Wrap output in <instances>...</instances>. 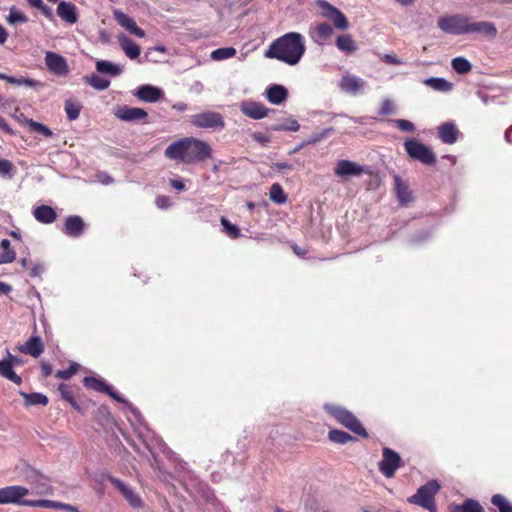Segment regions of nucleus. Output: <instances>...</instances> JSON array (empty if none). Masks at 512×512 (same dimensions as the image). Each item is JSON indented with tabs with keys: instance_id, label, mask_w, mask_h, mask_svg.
<instances>
[{
	"instance_id": "1",
	"label": "nucleus",
	"mask_w": 512,
	"mask_h": 512,
	"mask_svg": "<svg viewBox=\"0 0 512 512\" xmlns=\"http://www.w3.org/2000/svg\"><path fill=\"white\" fill-rule=\"evenodd\" d=\"M305 51L303 35L298 32H288L275 39L265 51L264 56L294 66L301 61Z\"/></svg>"
},
{
	"instance_id": "2",
	"label": "nucleus",
	"mask_w": 512,
	"mask_h": 512,
	"mask_svg": "<svg viewBox=\"0 0 512 512\" xmlns=\"http://www.w3.org/2000/svg\"><path fill=\"white\" fill-rule=\"evenodd\" d=\"M164 155L170 160L192 164L211 158L212 150L209 144L202 140L185 137L171 143L165 149Z\"/></svg>"
},
{
	"instance_id": "3",
	"label": "nucleus",
	"mask_w": 512,
	"mask_h": 512,
	"mask_svg": "<svg viewBox=\"0 0 512 512\" xmlns=\"http://www.w3.org/2000/svg\"><path fill=\"white\" fill-rule=\"evenodd\" d=\"M440 485L436 480H430L418 488L417 492L408 498V502L421 506L430 511L437 512L435 504V495L438 493Z\"/></svg>"
},
{
	"instance_id": "4",
	"label": "nucleus",
	"mask_w": 512,
	"mask_h": 512,
	"mask_svg": "<svg viewBox=\"0 0 512 512\" xmlns=\"http://www.w3.org/2000/svg\"><path fill=\"white\" fill-rule=\"evenodd\" d=\"M325 410L331 414L334 418H336L343 426L351 430L352 432L362 436L367 437V432L365 428L362 426L360 421L348 410L343 407L325 404Z\"/></svg>"
},
{
	"instance_id": "5",
	"label": "nucleus",
	"mask_w": 512,
	"mask_h": 512,
	"mask_svg": "<svg viewBox=\"0 0 512 512\" xmlns=\"http://www.w3.org/2000/svg\"><path fill=\"white\" fill-rule=\"evenodd\" d=\"M469 20V17L459 14L447 15L439 18L437 25L441 31L447 34H469Z\"/></svg>"
},
{
	"instance_id": "6",
	"label": "nucleus",
	"mask_w": 512,
	"mask_h": 512,
	"mask_svg": "<svg viewBox=\"0 0 512 512\" xmlns=\"http://www.w3.org/2000/svg\"><path fill=\"white\" fill-rule=\"evenodd\" d=\"M404 147L413 160H418L426 165H433L436 162V156L432 149L416 139L406 140Z\"/></svg>"
},
{
	"instance_id": "7",
	"label": "nucleus",
	"mask_w": 512,
	"mask_h": 512,
	"mask_svg": "<svg viewBox=\"0 0 512 512\" xmlns=\"http://www.w3.org/2000/svg\"><path fill=\"white\" fill-rule=\"evenodd\" d=\"M30 494V489L21 485H12L0 488V505L1 504H15L19 506H27V503L33 500L25 499V496Z\"/></svg>"
},
{
	"instance_id": "8",
	"label": "nucleus",
	"mask_w": 512,
	"mask_h": 512,
	"mask_svg": "<svg viewBox=\"0 0 512 512\" xmlns=\"http://www.w3.org/2000/svg\"><path fill=\"white\" fill-rule=\"evenodd\" d=\"M191 124L198 128H224L225 122L220 113L205 111L191 116Z\"/></svg>"
},
{
	"instance_id": "9",
	"label": "nucleus",
	"mask_w": 512,
	"mask_h": 512,
	"mask_svg": "<svg viewBox=\"0 0 512 512\" xmlns=\"http://www.w3.org/2000/svg\"><path fill=\"white\" fill-rule=\"evenodd\" d=\"M318 7L321 9L322 16L331 20L336 29H348L349 22L345 15L338 8L324 0H320L318 2Z\"/></svg>"
},
{
	"instance_id": "10",
	"label": "nucleus",
	"mask_w": 512,
	"mask_h": 512,
	"mask_svg": "<svg viewBox=\"0 0 512 512\" xmlns=\"http://www.w3.org/2000/svg\"><path fill=\"white\" fill-rule=\"evenodd\" d=\"M401 458L398 453L390 448L383 449V458L379 463L380 472L387 478L394 476L400 467Z\"/></svg>"
},
{
	"instance_id": "11",
	"label": "nucleus",
	"mask_w": 512,
	"mask_h": 512,
	"mask_svg": "<svg viewBox=\"0 0 512 512\" xmlns=\"http://www.w3.org/2000/svg\"><path fill=\"white\" fill-rule=\"evenodd\" d=\"M45 64L48 70L56 76L65 77L69 73L67 60L58 53L47 51L45 53Z\"/></svg>"
},
{
	"instance_id": "12",
	"label": "nucleus",
	"mask_w": 512,
	"mask_h": 512,
	"mask_svg": "<svg viewBox=\"0 0 512 512\" xmlns=\"http://www.w3.org/2000/svg\"><path fill=\"white\" fill-rule=\"evenodd\" d=\"M108 480L111 482V484L119 490V492L123 495V497L128 501V503L133 508H141L143 506V502L140 498V496L125 482L122 480L108 475Z\"/></svg>"
},
{
	"instance_id": "13",
	"label": "nucleus",
	"mask_w": 512,
	"mask_h": 512,
	"mask_svg": "<svg viewBox=\"0 0 512 512\" xmlns=\"http://www.w3.org/2000/svg\"><path fill=\"white\" fill-rule=\"evenodd\" d=\"M366 171L364 166L350 160H339L334 167L335 175L343 178L360 176Z\"/></svg>"
},
{
	"instance_id": "14",
	"label": "nucleus",
	"mask_w": 512,
	"mask_h": 512,
	"mask_svg": "<svg viewBox=\"0 0 512 512\" xmlns=\"http://www.w3.org/2000/svg\"><path fill=\"white\" fill-rule=\"evenodd\" d=\"M366 85L367 83L364 79L352 74L343 75L339 81L340 89L352 95L363 92Z\"/></svg>"
},
{
	"instance_id": "15",
	"label": "nucleus",
	"mask_w": 512,
	"mask_h": 512,
	"mask_svg": "<svg viewBox=\"0 0 512 512\" xmlns=\"http://www.w3.org/2000/svg\"><path fill=\"white\" fill-rule=\"evenodd\" d=\"M29 483L31 485V494L38 496H45L53 494V487L48 477L43 474L35 473L29 477Z\"/></svg>"
},
{
	"instance_id": "16",
	"label": "nucleus",
	"mask_w": 512,
	"mask_h": 512,
	"mask_svg": "<svg viewBox=\"0 0 512 512\" xmlns=\"http://www.w3.org/2000/svg\"><path fill=\"white\" fill-rule=\"evenodd\" d=\"M116 118L125 122H137L147 118V112L138 107H130L128 105H122L117 107L115 110Z\"/></svg>"
},
{
	"instance_id": "17",
	"label": "nucleus",
	"mask_w": 512,
	"mask_h": 512,
	"mask_svg": "<svg viewBox=\"0 0 512 512\" xmlns=\"http://www.w3.org/2000/svg\"><path fill=\"white\" fill-rule=\"evenodd\" d=\"M114 19L117 21V23L126 29L130 34L135 35L139 38L145 37V31L138 27L135 20L122 12L121 10H114L113 11Z\"/></svg>"
},
{
	"instance_id": "18",
	"label": "nucleus",
	"mask_w": 512,
	"mask_h": 512,
	"mask_svg": "<svg viewBox=\"0 0 512 512\" xmlns=\"http://www.w3.org/2000/svg\"><path fill=\"white\" fill-rule=\"evenodd\" d=\"M240 110L245 116L255 120L266 117L269 111L262 103L251 100L241 102Z\"/></svg>"
},
{
	"instance_id": "19",
	"label": "nucleus",
	"mask_w": 512,
	"mask_h": 512,
	"mask_svg": "<svg viewBox=\"0 0 512 512\" xmlns=\"http://www.w3.org/2000/svg\"><path fill=\"white\" fill-rule=\"evenodd\" d=\"M163 95L164 93L160 88L148 84L139 86L135 92V96L139 100L148 103L159 101Z\"/></svg>"
},
{
	"instance_id": "20",
	"label": "nucleus",
	"mask_w": 512,
	"mask_h": 512,
	"mask_svg": "<svg viewBox=\"0 0 512 512\" xmlns=\"http://www.w3.org/2000/svg\"><path fill=\"white\" fill-rule=\"evenodd\" d=\"M17 349L21 353L38 358L44 351V344L39 336H31L24 344H19Z\"/></svg>"
},
{
	"instance_id": "21",
	"label": "nucleus",
	"mask_w": 512,
	"mask_h": 512,
	"mask_svg": "<svg viewBox=\"0 0 512 512\" xmlns=\"http://www.w3.org/2000/svg\"><path fill=\"white\" fill-rule=\"evenodd\" d=\"M311 39L318 45H323L333 35V28L327 23H320L310 28Z\"/></svg>"
},
{
	"instance_id": "22",
	"label": "nucleus",
	"mask_w": 512,
	"mask_h": 512,
	"mask_svg": "<svg viewBox=\"0 0 512 512\" xmlns=\"http://www.w3.org/2000/svg\"><path fill=\"white\" fill-rule=\"evenodd\" d=\"M85 223L80 216L73 215L66 218L63 232L70 237H79L83 234Z\"/></svg>"
},
{
	"instance_id": "23",
	"label": "nucleus",
	"mask_w": 512,
	"mask_h": 512,
	"mask_svg": "<svg viewBox=\"0 0 512 512\" xmlns=\"http://www.w3.org/2000/svg\"><path fill=\"white\" fill-rule=\"evenodd\" d=\"M118 42L125 55L134 60L138 59L141 53L140 46L125 34L118 36Z\"/></svg>"
},
{
	"instance_id": "24",
	"label": "nucleus",
	"mask_w": 512,
	"mask_h": 512,
	"mask_svg": "<svg viewBox=\"0 0 512 512\" xmlns=\"http://www.w3.org/2000/svg\"><path fill=\"white\" fill-rule=\"evenodd\" d=\"M440 140L445 144H454L457 141L459 131L452 122H445L438 127Z\"/></svg>"
},
{
	"instance_id": "25",
	"label": "nucleus",
	"mask_w": 512,
	"mask_h": 512,
	"mask_svg": "<svg viewBox=\"0 0 512 512\" xmlns=\"http://www.w3.org/2000/svg\"><path fill=\"white\" fill-rule=\"evenodd\" d=\"M468 30L469 34L481 33L491 39L495 38L497 35L496 26L492 22L488 21L471 22L469 20Z\"/></svg>"
},
{
	"instance_id": "26",
	"label": "nucleus",
	"mask_w": 512,
	"mask_h": 512,
	"mask_svg": "<svg viewBox=\"0 0 512 512\" xmlns=\"http://www.w3.org/2000/svg\"><path fill=\"white\" fill-rule=\"evenodd\" d=\"M57 14L67 23L74 24L77 22L76 7L70 2L61 1L57 6Z\"/></svg>"
},
{
	"instance_id": "27",
	"label": "nucleus",
	"mask_w": 512,
	"mask_h": 512,
	"mask_svg": "<svg viewBox=\"0 0 512 512\" xmlns=\"http://www.w3.org/2000/svg\"><path fill=\"white\" fill-rule=\"evenodd\" d=\"M33 216L38 222L43 224L53 223L57 218L55 210L48 205H40L36 207L33 211Z\"/></svg>"
},
{
	"instance_id": "28",
	"label": "nucleus",
	"mask_w": 512,
	"mask_h": 512,
	"mask_svg": "<svg viewBox=\"0 0 512 512\" xmlns=\"http://www.w3.org/2000/svg\"><path fill=\"white\" fill-rule=\"evenodd\" d=\"M287 89L282 85L274 84L267 88L266 97L272 104L279 105L287 99Z\"/></svg>"
},
{
	"instance_id": "29",
	"label": "nucleus",
	"mask_w": 512,
	"mask_h": 512,
	"mask_svg": "<svg viewBox=\"0 0 512 512\" xmlns=\"http://www.w3.org/2000/svg\"><path fill=\"white\" fill-rule=\"evenodd\" d=\"M394 183L398 200L403 205L408 204L412 199L408 186L399 175H394Z\"/></svg>"
},
{
	"instance_id": "30",
	"label": "nucleus",
	"mask_w": 512,
	"mask_h": 512,
	"mask_svg": "<svg viewBox=\"0 0 512 512\" xmlns=\"http://www.w3.org/2000/svg\"><path fill=\"white\" fill-rule=\"evenodd\" d=\"M449 512H485L483 507L474 499H466L462 504H451Z\"/></svg>"
},
{
	"instance_id": "31",
	"label": "nucleus",
	"mask_w": 512,
	"mask_h": 512,
	"mask_svg": "<svg viewBox=\"0 0 512 512\" xmlns=\"http://www.w3.org/2000/svg\"><path fill=\"white\" fill-rule=\"evenodd\" d=\"M427 87L439 91V92H450L453 89V84L442 77H430L423 81Z\"/></svg>"
},
{
	"instance_id": "32",
	"label": "nucleus",
	"mask_w": 512,
	"mask_h": 512,
	"mask_svg": "<svg viewBox=\"0 0 512 512\" xmlns=\"http://www.w3.org/2000/svg\"><path fill=\"white\" fill-rule=\"evenodd\" d=\"M0 376L17 385L22 383V378L15 373L13 365L6 358L0 360Z\"/></svg>"
},
{
	"instance_id": "33",
	"label": "nucleus",
	"mask_w": 512,
	"mask_h": 512,
	"mask_svg": "<svg viewBox=\"0 0 512 512\" xmlns=\"http://www.w3.org/2000/svg\"><path fill=\"white\" fill-rule=\"evenodd\" d=\"M96 70L102 74H108L110 76H118L123 72V67L119 64L107 61L98 60L96 62Z\"/></svg>"
},
{
	"instance_id": "34",
	"label": "nucleus",
	"mask_w": 512,
	"mask_h": 512,
	"mask_svg": "<svg viewBox=\"0 0 512 512\" xmlns=\"http://www.w3.org/2000/svg\"><path fill=\"white\" fill-rule=\"evenodd\" d=\"M336 46L340 51L351 54L357 50V46L348 34L339 35L336 39Z\"/></svg>"
},
{
	"instance_id": "35",
	"label": "nucleus",
	"mask_w": 512,
	"mask_h": 512,
	"mask_svg": "<svg viewBox=\"0 0 512 512\" xmlns=\"http://www.w3.org/2000/svg\"><path fill=\"white\" fill-rule=\"evenodd\" d=\"M85 83L93 87L96 90H105L109 87L110 81L106 78L99 76L98 74L87 75L83 78Z\"/></svg>"
},
{
	"instance_id": "36",
	"label": "nucleus",
	"mask_w": 512,
	"mask_h": 512,
	"mask_svg": "<svg viewBox=\"0 0 512 512\" xmlns=\"http://www.w3.org/2000/svg\"><path fill=\"white\" fill-rule=\"evenodd\" d=\"M20 395L25 400L26 406H33V405H47L48 404V398L41 393H26V392H20Z\"/></svg>"
},
{
	"instance_id": "37",
	"label": "nucleus",
	"mask_w": 512,
	"mask_h": 512,
	"mask_svg": "<svg viewBox=\"0 0 512 512\" xmlns=\"http://www.w3.org/2000/svg\"><path fill=\"white\" fill-rule=\"evenodd\" d=\"M24 124L27 125L31 131L38 133L44 136L45 138H50L53 136V132L49 127L42 123L36 122L33 119L25 118Z\"/></svg>"
},
{
	"instance_id": "38",
	"label": "nucleus",
	"mask_w": 512,
	"mask_h": 512,
	"mask_svg": "<svg viewBox=\"0 0 512 512\" xmlns=\"http://www.w3.org/2000/svg\"><path fill=\"white\" fill-rule=\"evenodd\" d=\"M1 248L3 251L0 253V265L11 263L15 260V251L11 248V243L8 239L1 241Z\"/></svg>"
},
{
	"instance_id": "39",
	"label": "nucleus",
	"mask_w": 512,
	"mask_h": 512,
	"mask_svg": "<svg viewBox=\"0 0 512 512\" xmlns=\"http://www.w3.org/2000/svg\"><path fill=\"white\" fill-rule=\"evenodd\" d=\"M83 383L86 388L103 393H105V391L108 390L109 386L102 379H98L93 376L85 377Z\"/></svg>"
},
{
	"instance_id": "40",
	"label": "nucleus",
	"mask_w": 512,
	"mask_h": 512,
	"mask_svg": "<svg viewBox=\"0 0 512 512\" xmlns=\"http://www.w3.org/2000/svg\"><path fill=\"white\" fill-rule=\"evenodd\" d=\"M269 197L276 204H284L287 201V195L279 183L272 184Z\"/></svg>"
},
{
	"instance_id": "41",
	"label": "nucleus",
	"mask_w": 512,
	"mask_h": 512,
	"mask_svg": "<svg viewBox=\"0 0 512 512\" xmlns=\"http://www.w3.org/2000/svg\"><path fill=\"white\" fill-rule=\"evenodd\" d=\"M452 68L458 74H467L471 71V63L464 57H456L451 61Z\"/></svg>"
},
{
	"instance_id": "42",
	"label": "nucleus",
	"mask_w": 512,
	"mask_h": 512,
	"mask_svg": "<svg viewBox=\"0 0 512 512\" xmlns=\"http://www.w3.org/2000/svg\"><path fill=\"white\" fill-rule=\"evenodd\" d=\"M28 507H42V508H49V509H60L64 510V507L66 503L53 501V500H47V499H38L33 500L31 503H27Z\"/></svg>"
},
{
	"instance_id": "43",
	"label": "nucleus",
	"mask_w": 512,
	"mask_h": 512,
	"mask_svg": "<svg viewBox=\"0 0 512 512\" xmlns=\"http://www.w3.org/2000/svg\"><path fill=\"white\" fill-rule=\"evenodd\" d=\"M236 55V49L233 47H223L212 51L210 57L214 61H222L232 58Z\"/></svg>"
},
{
	"instance_id": "44",
	"label": "nucleus",
	"mask_w": 512,
	"mask_h": 512,
	"mask_svg": "<svg viewBox=\"0 0 512 512\" xmlns=\"http://www.w3.org/2000/svg\"><path fill=\"white\" fill-rule=\"evenodd\" d=\"M328 438L332 442L338 443V444H346L347 442H349V441L354 439L347 432L342 431V430H338V429H334V430L329 431Z\"/></svg>"
},
{
	"instance_id": "45",
	"label": "nucleus",
	"mask_w": 512,
	"mask_h": 512,
	"mask_svg": "<svg viewBox=\"0 0 512 512\" xmlns=\"http://www.w3.org/2000/svg\"><path fill=\"white\" fill-rule=\"evenodd\" d=\"M491 502L499 509V512H512V503L501 494L493 495Z\"/></svg>"
},
{
	"instance_id": "46",
	"label": "nucleus",
	"mask_w": 512,
	"mask_h": 512,
	"mask_svg": "<svg viewBox=\"0 0 512 512\" xmlns=\"http://www.w3.org/2000/svg\"><path fill=\"white\" fill-rule=\"evenodd\" d=\"M221 225L223 226V231L232 239L239 238L241 236L240 229L237 225L232 224L225 217L221 218Z\"/></svg>"
},
{
	"instance_id": "47",
	"label": "nucleus",
	"mask_w": 512,
	"mask_h": 512,
	"mask_svg": "<svg viewBox=\"0 0 512 512\" xmlns=\"http://www.w3.org/2000/svg\"><path fill=\"white\" fill-rule=\"evenodd\" d=\"M8 83L17 85V86H26V87H38L42 86V84L34 79L25 78V77H15V76H9L8 77Z\"/></svg>"
},
{
	"instance_id": "48",
	"label": "nucleus",
	"mask_w": 512,
	"mask_h": 512,
	"mask_svg": "<svg viewBox=\"0 0 512 512\" xmlns=\"http://www.w3.org/2000/svg\"><path fill=\"white\" fill-rule=\"evenodd\" d=\"M299 123L295 119H288L285 124H274L271 126L273 131H298Z\"/></svg>"
},
{
	"instance_id": "49",
	"label": "nucleus",
	"mask_w": 512,
	"mask_h": 512,
	"mask_svg": "<svg viewBox=\"0 0 512 512\" xmlns=\"http://www.w3.org/2000/svg\"><path fill=\"white\" fill-rule=\"evenodd\" d=\"M81 107L79 104L67 101L65 103V111L67 118L71 121L76 120L80 115Z\"/></svg>"
},
{
	"instance_id": "50",
	"label": "nucleus",
	"mask_w": 512,
	"mask_h": 512,
	"mask_svg": "<svg viewBox=\"0 0 512 512\" xmlns=\"http://www.w3.org/2000/svg\"><path fill=\"white\" fill-rule=\"evenodd\" d=\"M8 21L11 24L25 23L27 21V17L23 12L17 10L16 8H11Z\"/></svg>"
},
{
	"instance_id": "51",
	"label": "nucleus",
	"mask_w": 512,
	"mask_h": 512,
	"mask_svg": "<svg viewBox=\"0 0 512 512\" xmlns=\"http://www.w3.org/2000/svg\"><path fill=\"white\" fill-rule=\"evenodd\" d=\"M390 122L394 123L400 130L405 132L413 133L415 131V126L412 122L404 119H393Z\"/></svg>"
},
{
	"instance_id": "52",
	"label": "nucleus",
	"mask_w": 512,
	"mask_h": 512,
	"mask_svg": "<svg viewBox=\"0 0 512 512\" xmlns=\"http://www.w3.org/2000/svg\"><path fill=\"white\" fill-rule=\"evenodd\" d=\"M14 166L13 164L6 159H0V175L1 176H12Z\"/></svg>"
},
{
	"instance_id": "53",
	"label": "nucleus",
	"mask_w": 512,
	"mask_h": 512,
	"mask_svg": "<svg viewBox=\"0 0 512 512\" xmlns=\"http://www.w3.org/2000/svg\"><path fill=\"white\" fill-rule=\"evenodd\" d=\"M329 132H330V129H327V130L323 131L322 133L312 135L311 137H309L308 139H306L305 141H303L301 143V147L315 144V143L321 141L328 135Z\"/></svg>"
},
{
	"instance_id": "54",
	"label": "nucleus",
	"mask_w": 512,
	"mask_h": 512,
	"mask_svg": "<svg viewBox=\"0 0 512 512\" xmlns=\"http://www.w3.org/2000/svg\"><path fill=\"white\" fill-rule=\"evenodd\" d=\"M77 370H78V364L74 363L68 369L57 371L56 377L61 378V379H69L71 376H73L77 372Z\"/></svg>"
},
{
	"instance_id": "55",
	"label": "nucleus",
	"mask_w": 512,
	"mask_h": 512,
	"mask_svg": "<svg viewBox=\"0 0 512 512\" xmlns=\"http://www.w3.org/2000/svg\"><path fill=\"white\" fill-rule=\"evenodd\" d=\"M381 59L382 61H384L385 63H388V64H392V65H400V64H403L404 62L399 59L396 55L394 54H383L381 56Z\"/></svg>"
},
{
	"instance_id": "56",
	"label": "nucleus",
	"mask_w": 512,
	"mask_h": 512,
	"mask_svg": "<svg viewBox=\"0 0 512 512\" xmlns=\"http://www.w3.org/2000/svg\"><path fill=\"white\" fill-rule=\"evenodd\" d=\"M393 112V105L390 100L386 99L382 102L379 113L381 115H389Z\"/></svg>"
},
{
	"instance_id": "57",
	"label": "nucleus",
	"mask_w": 512,
	"mask_h": 512,
	"mask_svg": "<svg viewBox=\"0 0 512 512\" xmlns=\"http://www.w3.org/2000/svg\"><path fill=\"white\" fill-rule=\"evenodd\" d=\"M273 169L277 171H291L293 170V165L287 162H277L273 164Z\"/></svg>"
},
{
	"instance_id": "58",
	"label": "nucleus",
	"mask_w": 512,
	"mask_h": 512,
	"mask_svg": "<svg viewBox=\"0 0 512 512\" xmlns=\"http://www.w3.org/2000/svg\"><path fill=\"white\" fill-rule=\"evenodd\" d=\"M155 203L157 205L158 208H161V209H164V208H167L169 207L170 205V200L167 196H158L155 200Z\"/></svg>"
},
{
	"instance_id": "59",
	"label": "nucleus",
	"mask_w": 512,
	"mask_h": 512,
	"mask_svg": "<svg viewBox=\"0 0 512 512\" xmlns=\"http://www.w3.org/2000/svg\"><path fill=\"white\" fill-rule=\"evenodd\" d=\"M170 185L178 191H184L186 189L185 184L181 179H171Z\"/></svg>"
},
{
	"instance_id": "60",
	"label": "nucleus",
	"mask_w": 512,
	"mask_h": 512,
	"mask_svg": "<svg viewBox=\"0 0 512 512\" xmlns=\"http://www.w3.org/2000/svg\"><path fill=\"white\" fill-rule=\"evenodd\" d=\"M105 393L108 394L117 402L126 403L125 400L118 393H116L110 385L108 386V390H106Z\"/></svg>"
},
{
	"instance_id": "61",
	"label": "nucleus",
	"mask_w": 512,
	"mask_h": 512,
	"mask_svg": "<svg viewBox=\"0 0 512 512\" xmlns=\"http://www.w3.org/2000/svg\"><path fill=\"white\" fill-rule=\"evenodd\" d=\"M97 178L102 184L105 185L113 183V178L106 173H99Z\"/></svg>"
},
{
	"instance_id": "62",
	"label": "nucleus",
	"mask_w": 512,
	"mask_h": 512,
	"mask_svg": "<svg viewBox=\"0 0 512 512\" xmlns=\"http://www.w3.org/2000/svg\"><path fill=\"white\" fill-rule=\"evenodd\" d=\"M6 359L9 362H11L13 367L17 366V365H22L23 364V361L19 357L12 355L9 351H7V358Z\"/></svg>"
},
{
	"instance_id": "63",
	"label": "nucleus",
	"mask_w": 512,
	"mask_h": 512,
	"mask_svg": "<svg viewBox=\"0 0 512 512\" xmlns=\"http://www.w3.org/2000/svg\"><path fill=\"white\" fill-rule=\"evenodd\" d=\"M253 139L262 144H266L269 142V138L263 133H254Z\"/></svg>"
},
{
	"instance_id": "64",
	"label": "nucleus",
	"mask_w": 512,
	"mask_h": 512,
	"mask_svg": "<svg viewBox=\"0 0 512 512\" xmlns=\"http://www.w3.org/2000/svg\"><path fill=\"white\" fill-rule=\"evenodd\" d=\"M41 370L44 377H48L52 373V367L48 363H42L41 364Z\"/></svg>"
}]
</instances>
